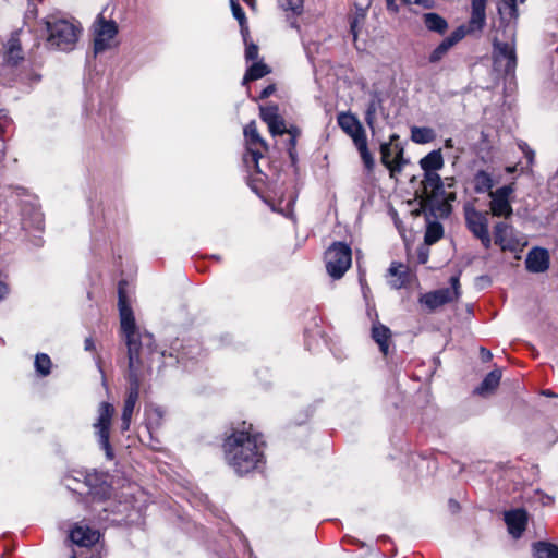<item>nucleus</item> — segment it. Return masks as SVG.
<instances>
[{"instance_id": "nucleus-16", "label": "nucleus", "mask_w": 558, "mask_h": 558, "mask_svg": "<svg viewBox=\"0 0 558 558\" xmlns=\"http://www.w3.org/2000/svg\"><path fill=\"white\" fill-rule=\"evenodd\" d=\"M118 33L117 24L113 21H106L104 17L99 19L98 25L95 28L94 51L99 53L109 47V41Z\"/></svg>"}, {"instance_id": "nucleus-46", "label": "nucleus", "mask_w": 558, "mask_h": 558, "mask_svg": "<svg viewBox=\"0 0 558 558\" xmlns=\"http://www.w3.org/2000/svg\"><path fill=\"white\" fill-rule=\"evenodd\" d=\"M258 58V46L253 41L245 43V59L246 61H254Z\"/></svg>"}, {"instance_id": "nucleus-53", "label": "nucleus", "mask_w": 558, "mask_h": 558, "mask_svg": "<svg viewBox=\"0 0 558 558\" xmlns=\"http://www.w3.org/2000/svg\"><path fill=\"white\" fill-rule=\"evenodd\" d=\"M276 90V87L274 84H270L268 86H266L262 92H260V95H259V99H266L268 98L270 95H272Z\"/></svg>"}, {"instance_id": "nucleus-61", "label": "nucleus", "mask_w": 558, "mask_h": 558, "mask_svg": "<svg viewBox=\"0 0 558 558\" xmlns=\"http://www.w3.org/2000/svg\"><path fill=\"white\" fill-rule=\"evenodd\" d=\"M84 348L86 351H92L95 349V344L92 338H86L84 341Z\"/></svg>"}, {"instance_id": "nucleus-1", "label": "nucleus", "mask_w": 558, "mask_h": 558, "mask_svg": "<svg viewBox=\"0 0 558 558\" xmlns=\"http://www.w3.org/2000/svg\"><path fill=\"white\" fill-rule=\"evenodd\" d=\"M223 456L227 464L239 476L262 472L266 465V442L252 425L233 430L223 441Z\"/></svg>"}, {"instance_id": "nucleus-13", "label": "nucleus", "mask_w": 558, "mask_h": 558, "mask_svg": "<svg viewBox=\"0 0 558 558\" xmlns=\"http://www.w3.org/2000/svg\"><path fill=\"white\" fill-rule=\"evenodd\" d=\"M513 191L514 189L512 184H507L489 193L492 198L489 208L493 216L508 218L512 215L513 209L509 202V196L513 193Z\"/></svg>"}, {"instance_id": "nucleus-11", "label": "nucleus", "mask_w": 558, "mask_h": 558, "mask_svg": "<svg viewBox=\"0 0 558 558\" xmlns=\"http://www.w3.org/2000/svg\"><path fill=\"white\" fill-rule=\"evenodd\" d=\"M81 475L84 478L83 485L87 488L84 494L88 495L93 501H102L110 497L112 488L104 473L87 472Z\"/></svg>"}, {"instance_id": "nucleus-60", "label": "nucleus", "mask_w": 558, "mask_h": 558, "mask_svg": "<svg viewBox=\"0 0 558 558\" xmlns=\"http://www.w3.org/2000/svg\"><path fill=\"white\" fill-rule=\"evenodd\" d=\"M428 259V253L425 250H421L418 252V262L421 264H425Z\"/></svg>"}, {"instance_id": "nucleus-5", "label": "nucleus", "mask_w": 558, "mask_h": 558, "mask_svg": "<svg viewBox=\"0 0 558 558\" xmlns=\"http://www.w3.org/2000/svg\"><path fill=\"white\" fill-rule=\"evenodd\" d=\"M21 225L28 236V241L36 247L44 245L45 230L44 215L36 203L24 202L21 206Z\"/></svg>"}, {"instance_id": "nucleus-21", "label": "nucleus", "mask_w": 558, "mask_h": 558, "mask_svg": "<svg viewBox=\"0 0 558 558\" xmlns=\"http://www.w3.org/2000/svg\"><path fill=\"white\" fill-rule=\"evenodd\" d=\"M396 150V157L395 160H391V153L392 147H390V144H381L380 145V155H381V162L383 165L389 169L390 177H393L396 172H401L402 167L404 165L403 160V148L399 144L395 145Z\"/></svg>"}, {"instance_id": "nucleus-32", "label": "nucleus", "mask_w": 558, "mask_h": 558, "mask_svg": "<svg viewBox=\"0 0 558 558\" xmlns=\"http://www.w3.org/2000/svg\"><path fill=\"white\" fill-rule=\"evenodd\" d=\"M270 73V69L263 62H255L245 72L242 84L246 85L251 81L259 80Z\"/></svg>"}, {"instance_id": "nucleus-38", "label": "nucleus", "mask_w": 558, "mask_h": 558, "mask_svg": "<svg viewBox=\"0 0 558 558\" xmlns=\"http://www.w3.org/2000/svg\"><path fill=\"white\" fill-rule=\"evenodd\" d=\"M260 119L268 125L274 128L275 121L281 116L279 114V108L276 105L260 107Z\"/></svg>"}, {"instance_id": "nucleus-50", "label": "nucleus", "mask_w": 558, "mask_h": 558, "mask_svg": "<svg viewBox=\"0 0 558 558\" xmlns=\"http://www.w3.org/2000/svg\"><path fill=\"white\" fill-rule=\"evenodd\" d=\"M534 498L539 501L543 506H549L554 502V499L553 497L548 496V495H545L543 492L541 490H536L534 493Z\"/></svg>"}, {"instance_id": "nucleus-26", "label": "nucleus", "mask_w": 558, "mask_h": 558, "mask_svg": "<svg viewBox=\"0 0 558 558\" xmlns=\"http://www.w3.org/2000/svg\"><path fill=\"white\" fill-rule=\"evenodd\" d=\"M388 272L390 276L395 277V279L389 281L392 289L398 290L404 288L410 282V272L401 263L392 262Z\"/></svg>"}, {"instance_id": "nucleus-31", "label": "nucleus", "mask_w": 558, "mask_h": 558, "mask_svg": "<svg viewBox=\"0 0 558 558\" xmlns=\"http://www.w3.org/2000/svg\"><path fill=\"white\" fill-rule=\"evenodd\" d=\"M420 167L424 172L438 171L444 167V158L440 149L432 150L420 160Z\"/></svg>"}, {"instance_id": "nucleus-2", "label": "nucleus", "mask_w": 558, "mask_h": 558, "mask_svg": "<svg viewBox=\"0 0 558 558\" xmlns=\"http://www.w3.org/2000/svg\"><path fill=\"white\" fill-rule=\"evenodd\" d=\"M124 281L119 282V313L121 320V331L125 338L128 347V357L155 356L160 357L163 353H159L153 349V336L148 332L141 333L136 327L132 307L126 301L124 292Z\"/></svg>"}, {"instance_id": "nucleus-33", "label": "nucleus", "mask_w": 558, "mask_h": 558, "mask_svg": "<svg viewBox=\"0 0 558 558\" xmlns=\"http://www.w3.org/2000/svg\"><path fill=\"white\" fill-rule=\"evenodd\" d=\"M536 558H558V546L548 542H536L533 545Z\"/></svg>"}, {"instance_id": "nucleus-55", "label": "nucleus", "mask_w": 558, "mask_h": 558, "mask_svg": "<svg viewBox=\"0 0 558 558\" xmlns=\"http://www.w3.org/2000/svg\"><path fill=\"white\" fill-rule=\"evenodd\" d=\"M286 133L298 141V137L301 135V130L298 126L291 125L290 128H287Z\"/></svg>"}, {"instance_id": "nucleus-3", "label": "nucleus", "mask_w": 558, "mask_h": 558, "mask_svg": "<svg viewBox=\"0 0 558 558\" xmlns=\"http://www.w3.org/2000/svg\"><path fill=\"white\" fill-rule=\"evenodd\" d=\"M515 35V20H500L493 37L494 68L506 76L513 75L517 68Z\"/></svg>"}, {"instance_id": "nucleus-64", "label": "nucleus", "mask_w": 558, "mask_h": 558, "mask_svg": "<svg viewBox=\"0 0 558 558\" xmlns=\"http://www.w3.org/2000/svg\"><path fill=\"white\" fill-rule=\"evenodd\" d=\"M449 505H450V508L452 509V511H456L459 508V504L454 500H450Z\"/></svg>"}, {"instance_id": "nucleus-7", "label": "nucleus", "mask_w": 558, "mask_h": 558, "mask_svg": "<svg viewBox=\"0 0 558 558\" xmlns=\"http://www.w3.org/2000/svg\"><path fill=\"white\" fill-rule=\"evenodd\" d=\"M114 408L109 402H101L98 408V418L94 423L96 436L100 448L105 451L106 458L112 460L114 458L113 449L110 445V426Z\"/></svg>"}, {"instance_id": "nucleus-43", "label": "nucleus", "mask_w": 558, "mask_h": 558, "mask_svg": "<svg viewBox=\"0 0 558 558\" xmlns=\"http://www.w3.org/2000/svg\"><path fill=\"white\" fill-rule=\"evenodd\" d=\"M278 3L282 10L290 11L294 15L303 12L304 0H278Z\"/></svg>"}, {"instance_id": "nucleus-9", "label": "nucleus", "mask_w": 558, "mask_h": 558, "mask_svg": "<svg viewBox=\"0 0 558 558\" xmlns=\"http://www.w3.org/2000/svg\"><path fill=\"white\" fill-rule=\"evenodd\" d=\"M128 360L126 379L129 381V389L124 402H131L136 405L140 398L141 385L144 378V364L146 363V360L153 361L154 356H129Z\"/></svg>"}, {"instance_id": "nucleus-56", "label": "nucleus", "mask_w": 558, "mask_h": 558, "mask_svg": "<svg viewBox=\"0 0 558 558\" xmlns=\"http://www.w3.org/2000/svg\"><path fill=\"white\" fill-rule=\"evenodd\" d=\"M8 294H9L8 284L4 281L0 280V302L3 301Z\"/></svg>"}, {"instance_id": "nucleus-41", "label": "nucleus", "mask_w": 558, "mask_h": 558, "mask_svg": "<svg viewBox=\"0 0 558 558\" xmlns=\"http://www.w3.org/2000/svg\"><path fill=\"white\" fill-rule=\"evenodd\" d=\"M263 157L262 153L258 150H254L252 148H247V153L244 156V162L248 168H254V170L258 174H263L262 170L259 169V159Z\"/></svg>"}, {"instance_id": "nucleus-45", "label": "nucleus", "mask_w": 558, "mask_h": 558, "mask_svg": "<svg viewBox=\"0 0 558 558\" xmlns=\"http://www.w3.org/2000/svg\"><path fill=\"white\" fill-rule=\"evenodd\" d=\"M201 349L197 344L193 347V349H186L182 348V351H180L177 355V362L182 363L186 365L187 361L194 360L196 355H199Z\"/></svg>"}, {"instance_id": "nucleus-59", "label": "nucleus", "mask_w": 558, "mask_h": 558, "mask_svg": "<svg viewBox=\"0 0 558 558\" xmlns=\"http://www.w3.org/2000/svg\"><path fill=\"white\" fill-rule=\"evenodd\" d=\"M442 198L446 203H449V202H452L456 199V194L454 193H447L445 191V195L444 196H439L438 199Z\"/></svg>"}, {"instance_id": "nucleus-51", "label": "nucleus", "mask_w": 558, "mask_h": 558, "mask_svg": "<svg viewBox=\"0 0 558 558\" xmlns=\"http://www.w3.org/2000/svg\"><path fill=\"white\" fill-rule=\"evenodd\" d=\"M407 4L415 3L424 7L425 9H432L435 5L434 0H402Z\"/></svg>"}, {"instance_id": "nucleus-39", "label": "nucleus", "mask_w": 558, "mask_h": 558, "mask_svg": "<svg viewBox=\"0 0 558 558\" xmlns=\"http://www.w3.org/2000/svg\"><path fill=\"white\" fill-rule=\"evenodd\" d=\"M34 366L40 376H48L51 371V360L47 354L38 353L35 357Z\"/></svg>"}, {"instance_id": "nucleus-28", "label": "nucleus", "mask_w": 558, "mask_h": 558, "mask_svg": "<svg viewBox=\"0 0 558 558\" xmlns=\"http://www.w3.org/2000/svg\"><path fill=\"white\" fill-rule=\"evenodd\" d=\"M166 411L159 405H148L145 410L146 426L149 433L157 430L161 425Z\"/></svg>"}, {"instance_id": "nucleus-54", "label": "nucleus", "mask_w": 558, "mask_h": 558, "mask_svg": "<svg viewBox=\"0 0 558 558\" xmlns=\"http://www.w3.org/2000/svg\"><path fill=\"white\" fill-rule=\"evenodd\" d=\"M240 31H241V35H242V37H243L244 44H245L246 41H250V40H248V37H250V31H248L247 21L243 22V24H240Z\"/></svg>"}, {"instance_id": "nucleus-8", "label": "nucleus", "mask_w": 558, "mask_h": 558, "mask_svg": "<svg viewBox=\"0 0 558 558\" xmlns=\"http://www.w3.org/2000/svg\"><path fill=\"white\" fill-rule=\"evenodd\" d=\"M450 288H440L425 294L420 298V303L425 305L429 311H435L438 307L453 302L460 296V278L459 276H452L450 278Z\"/></svg>"}, {"instance_id": "nucleus-57", "label": "nucleus", "mask_w": 558, "mask_h": 558, "mask_svg": "<svg viewBox=\"0 0 558 558\" xmlns=\"http://www.w3.org/2000/svg\"><path fill=\"white\" fill-rule=\"evenodd\" d=\"M132 417L121 416V430L126 432L130 428Z\"/></svg>"}, {"instance_id": "nucleus-24", "label": "nucleus", "mask_w": 558, "mask_h": 558, "mask_svg": "<svg viewBox=\"0 0 558 558\" xmlns=\"http://www.w3.org/2000/svg\"><path fill=\"white\" fill-rule=\"evenodd\" d=\"M486 2L487 0H472V12L468 26H465L466 34L480 32L485 25L486 21Z\"/></svg>"}, {"instance_id": "nucleus-42", "label": "nucleus", "mask_w": 558, "mask_h": 558, "mask_svg": "<svg viewBox=\"0 0 558 558\" xmlns=\"http://www.w3.org/2000/svg\"><path fill=\"white\" fill-rule=\"evenodd\" d=\"M355 147L357 148V150L360 153V156L362 158V161H363L364 166L368 170H372L374 168V158H373L372 154L368 150L367 140L356 144Z\"/></svg>"}, {"instance_id": "nucleus-20", "label": "nucleus", "mask_w": 558, "mask_h": 558, "mask_svg": "<svg viewBox=\"0 0 558 558\" xmlns=\"http://www.w3.org/2000/svg\"><path fill=\"white\" fill-rule=\"evenodd\" d=\"M504 520L509 533L519 538L526 529L527 512L523 508L512 509L505 512Z\"/></svg>"}, {"instance_id": "nucleus-58", "label": "nucleus", "mask_w": 558, "mask_h": 558, "mask_svg": "<svg viewBox=\"0 0 558 558\" xmlns=\"http://www.w3.org/2000/svg\"><path fill=\"white\" fill-rule=\"evenodd\" d=\"M388 10L392 11L393 13H397L399 8L396 3V0H386Z\"/></svg>"}, {"instance_id": "nucleus-19", "label": "nucleus", "mask_w": 558, "mask_h": 558, "mask_svg": "<svg viewBox=\"0 0 558 558\" xmlns=\"http://www.w3.org/2000/svg\"><path fill=\"white\" fill-rule=\"evenodd\" d=\"M550 257L546 248L535 246L526 255L525 268L529 272L539 274L549 268Z\"/></svg>"}, {"instance_id": "nucleus-25", "label": "nucleus", "mask_w": 558, "mask_h": 558, "mask_svg": "<svg viewBox=\"0 0 558 558\" xmlns=\"http://www.w3.org/2000/svg\"><path fill=\"white\" fill-rule=\"evenodd\" d=\"M21 31H16L12 33L5 45V53L4 61L8 64L16 65L20 61L24 59L21 40H20Z\"/></svg>"}, {"instance_id": "nucleus-18", "label": "nucleus", "mask_w": 558, "mask_h": 558, "mask_svg": "<svg viewBox=\"0 0 558 558\" xmlns=\"http://www.w3.org/2000/svg\"><path fill=\"white\" fill-rule=\"evenodd\" d=\"M466 35L465 25L457 27L448 37L444 38L440 44L429 53L428 61L438 63L448 51L462 40Z\"/></svg>"}, {"instance_id": "nucleus-34", "label": "nucleus", "mask_w": 558, "mask_h": 558, "mask_svg": "<svg viewBox=\"0 0 558 558\" xmlns=\"http://www.w3.org/2000/svg\"><path fill=\"white\" fill-rule=\"evenodd\" d=\"M494 186V181L492 175L484 171L480 170L474 175V190L476 193H485L493 192L492 187Z\"/></svg>"}, {"instance_id": "nucleus-35", "label": "nucleus", "mask_w": 558, "mask_h": 558, "mask_svg": "<svg viewBox=\"0 0 558 558\" xmlns=\"http://www.w3.org/2000/svg\"><path fill=\"white\" fill-rule=\"evenodd\" d=\"M498 12L500 15L501 23H504V20H517V0H502V2L498 7Z\"/></svg>"}, {"instance_id": "nucleus-4", "label": "nucleus", "mask_w": 558, "mask_h": 558, "mask_svg": "<svg viewBox=\"0 0 558 558\" xmlns=\"http://www.w3.org/2000/svg\"><path fill=\"white\" fill-rule=\"evenodd\" d=\"M47 38L46 43L49 48L60 51H71L74 49L81 28L74 22L58 17L48 16L45 20Z\"/></svg>"}, {"instance_id": "nucleus-62", "label": "nucleus", "mask_w": 558, "mask_h": 558, "mask_svg": "<svg viewBox=\"0 0 558 558\" xmlns=\"http://www.w3.org/2000/svg\"><path fill=\"white\" fill-rule=\"evenodd\" d=\"M481 354H482L483 361H488L493 356L490 351H488L484 348H481Z\"/></svg>"}, {"instance_id": "nucleus-22", "label": "nucleus", "mask_w": 558, "mask_h": 558, "mask_svg": "<svg viewBox=\"0 0 558 558\" xmlns=\"http://www.w3.org/2000/svg\"><path fill=\"white\" fill-rule=\"evenodd\" d=\"M353 4L355 10L350 15V33L353 40H356L364 26L367 10L372 4V0H353Z\"/></svg>"}, {"instance_id": "nucleus-23", "label": "nucleus", "mask_w": 558, "mask_h": 558, "mask_svg": "<svg viewBox=\"0 0 558 558\" xmlns=\"http://www.w3.org/2000/svg\"><path fill=\"white\" fill-rule=\"evenodd\" d=\"M377 116L387 118L388 113L386 112V109L384 107V100L381 98L380 93L374 92L371 95V98L365 110V122L372 131L375 130Z\"/></svg>"}, {"instance_id": "nucleus-44", "label": "nucleus", "mask_w": 558, "mask_h": 558, "mask_svg": "<svg viewBox=\"0 0 558 558\" xmlns=\"http://www.w3.org/2000/svg\"><path fill=\"white\" fill-rule=\"evenodd\" d=\"M13 129V122L8 114L7 110H0V140L5 141V135Z\"/></svg>"}, {"instance_id": "nucleus-49", "label": "nucleus", "mask_w": 558, "mask_h": 558, "mask_svg": "<svg viewBox=\"0 0 558 558\" xmlns=\"http://www.w3.org/2000/svg\"><path fill=\"white\" fill-rule=\"evenodd\" d=\"M296 140L290 137L287 144V153L289 155V158L291 160V163L294 166L298 162V154H296Z\"/></svg>"}, {"instance_id": "nucleus-6", "label": "nucleus", "mask_w": 558, "mask_h": 558, "mask_svg": "<svg viewBox=\"0 0 558 558\" xmlns=\"http://www.w3.org/2000/svg\"><path fill=\"white\" fill-rule=\"evenodd\" d=\"M325 263L328 275L340 279L351 266V247L343 242L332 243L325 252Z\"/></svg>"}, {"instance_id": "nucleus-40", "label": "nucleus", "mask_w": 558, "mask_h": 558, "mask_svg": "<svg viewBox=\"0 0 558 558\" xmlns=\"http://www.w3.org/2000/svg\"><path fill=\"white\" fill-rule=\"evenodd\" d=\"M244 135L250 144H260L265 148L267 147L266 142L260 137L255 121H251L244 128Z\"/></svg>"}, {"instance_id": "nucleus-17", "label": "nucleus", "mask_w": 558, "mask_h": 558, "mask_svg": "<svg viewBox=\"0 0 558 558\" xmlns=\"http://www.w3.org/2000/svg\"><path fill=\"white\" fill-rule=\"evenodd\" d=\"M99 532L87 524L76 523L70 531V541L80 547H92L99 539Z\"/></svg>"}, {"instance_id": "nucleus-52", "label": "nucleus", "mask_w": 558, "mask_h": 558, "mask_svg": "<svg viewBox=\"0 0 558 558\" xmlns=\"http://www.w3.org/2000/svg\"><path fill=\"white\" fill-rule=\"evenodd\" d=\"M134 408H135V404H133L131 402H124L121 416L132 417Z\"/></svg>"}, {"instance_id": "nucleus-36", "label": "nucleus", "mask_w": 558, "mask_h": 558, "mask_svg": "<svg viewBox=\"0 0 558 558\" xmlns=\"http://www.w3.org/2000/svg\"><path fill=\"white\" fill-rule=\"evenodd\" d=\"M442 235H444V228H442L441 223H439L437 221L429 222L426 228L425 235H424V242L427 245H432V244L436 243L438 240H440L442 238Z\"/></svg>"}, {"instance_id": "nucleus-10", "label": "nucleus", "mask_w": 558, "mask_h": 558, "mask_svg": "<svg viewBox=\"0 0 558 558\" xmlns=\"http://www.w3.org/2000/svg\"><path fill=\"white\" fill-rule=\"evenodd\" d=\"M465 222L472 234L488 250L492 246V239L488 231V213L480 211L473 207H466Z\"/></svg>"}, {"instance_id": "nucleus-27", "label": "nucleus", "mask_w": 558, "mask_h": 558, "mask_svg": "<svg viewBox=\"0 0 558 558\" xmlns=\"http://www.w3.org/2000/svg\"><path fill=\"white\" fill-rule=\"evenodd\" d=\"M501 376V369H493L484 377L480 386L475 388L474 392L478 396L486 397L499 386Z\"/></svg>"}, {"instance_id": "nucleus-12", "label": "nucleus", "mask_w": 558, "mask_h": 558, "mask_svg": "<svg viewBox=\"0 0 558 558\" xmlns=\"http://www.w3.org/2000/svg\"><path fill=\"white\" fill-rule=\"evenodd\" d=\"M495 244L499 245L502 251L512 253H521L526 245V241H522L513 234L511 227L506 222H497L494 227Z\"/></svg>"}, {"instance_id": "nucleus-47", "label": "nucleus", "mask_w": 558, "mask_h": 558, "mask_svg": "<svg viewBox=\"0 0 558 558\" xmlns=\"http://www.w3.org/2000/svg\"><path fill=\"white\" fill-rule=\"evenodd\" d=\"M231 10L234 19L238 20L239 24H243V22L246 21L245 13L239 2L231 0Z\"/></svg>"}, {"instance_id": "nucleus-29", "label": "nucleus", "mask_w": 558, "mask_h": 558, "mask_svg": "<svg viewBox=\"0 0 558 558\" xmlns=\"http://www.w3.org/2000/svg\"><path fill=\"white\" fill-rule=\"evenodd\" d=\"M423 22L425 27L433 33H436L438 35H444L448 29V22L440 16L438 13L435 12H428L424 13Z\"/></svg>"}, {"instance_id": "nucleus-63", "label": "nucleus", "mask_w": 558, "mask_h": 558, "mask_svg": "<svg viewBox=\"0 0 558 558\" xmlns=\"http://www.w3.org/2000/svg\"><path fill=\"white\" fill-rule=\"evenodd\" d=\"M399 140V135L398 134H391L390 137H389V143L390 144V147H395V142Z\"/></svg>"}, {"instance_id": "nucleus-37", "label": "nucleus", "mask_w": 558, "mask_h": 558, "mask_svg": "<svg viewBox=\"0 0 558 558\" xmlns=\"http://www.w3.org/2000/svg\"><path fill=\"white\" fill-rule=\"evenodd\" d=\"M434 131L429 128L413 126L411 129V140L417 144H426L434 140Z\"/></svg>"}, {"instance_id": "nucleus-14", "label": "nucleus", "mask_w": 558, "mask_h": 558, "mask_svg": "<svg viewBox=\"0 0 558 558\" xmlns=\"http://www.w3.org/2000/svg\"><path fill=\"white\" fill-rule=\"evenodd\" d=\"M424 190L427 191L430 189L432 195L427 196L422 201V206L424 210L429 207V211L432 215H435L433 203L434 201H438L439 196L445 195V182L437 173V171L424 172V179L422 181Z\"/></svg>"}, {"instance_id": "nucleus-48", "label": "nucleus", "mask_w": 558, "mask_h": 558, "mask_svg": "<svg viewBox=\"0 0 558 558\" xmlns=\"http://www.w3.org/2000/svg\"><path fill=\"white\" fill-rule=\"evenodd\" d=\"M274 128H268L272 136L286 134L287 126L282 117L275 121Z\"/></svg>"}, {"instance_id": "nucleus-15", "label": "nucleus", "mask_w": 558, "mask_h": 558, "mask_svg": "<svg viewBox=\"0 0 558 558\" xmlns=\"http://www.w3.org/2000/svg\"><path fill=\"white\" fill-rule=\"evenodd\" d=\"M337 122L341 130L352 138L354 145L367 140L363 125L354 114L341 112L337 117Z\"/></svg>"}, {"instance_id": "nucleus-30", "label": "nucleus", "mask_w": 558, "mask_h": 558, "mask_svg": "<svg viewBox=\"0 0 558 558\" xmlns=\"http://www.w3.org/2000/svg\"><path fill=\"white\" fill-rule=\"evenodd\" d=\"M390 337L391 331L388 327L381 324L373 325L372 338L379 345V350L384 355L388 354Z\"/></svg>"}]
</instances>
